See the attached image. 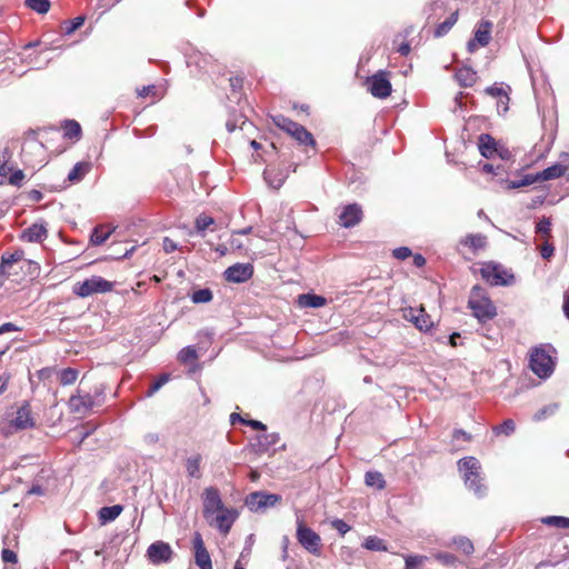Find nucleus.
Wrapping results in <instances>:
<instances>
[{
    "mask_svg": "<svg viewBox=\"0 0 569 569\" xmlns=\"http://www.w3.org/2000/svg\"><path fill=\"white\" fill-rule=\"evenodd\" d=\"M159 440H160V437L156 432H148L143 436V441L148 446H153V445L158 443Z\"/></svg>",
    "mask_w": 569,
    "mask_h": 569,
    "instance_id": "62",
    "label": "nucleus"
},
{
    "mask_svg": "<svg viewBox=\"0 0 569 569\" xmlns=\"http://www.w3.org/2000/svg\"><path fill=\"white\" fill-rule=\"evenodd\" d=\"M362 209L358 203L347 204L339 214V223L345 228L357 226L362 219Z\"/></svg>",
    "mask_w": 569,
    "mask_h": 569,
    "instance_id": "19",
    "label": "nucleus"
},
{
    "mask_svg": "<svg viewBox=\"0 0 569 569\" xmlns=\"http://www.w3.org/2000/svg\"><path fill=\"white\" fill-rule=\"evenodd\" d=\"M27 272L31 277H37L40 272V264L33 260H26Z\"/></svg>",
    "mask_w": 569,
    "mask_h": 569,
    "instance_id": "58",
    "label": "nucleus"
},
{
    "mask_svg": "<svg viewBox=\"0 0 569 569\" xmlns=\"http://www.w3.org/2000/svg\"><path fill=\"white\" fill-rule=\"evenodd\" d=\"M84 20L86 18L83 16H78L69 21H66L64 34L73 33L84 23Z\"/></svg>",
    "mask_w": 569,
    "mask_h": 569,
    "instance_id": "46",
    "label": "nucleus"
},
{
    "mask_svg": "<svg viewBox=\"0 0 569 569\" xmlns=\"http://www.w3.org/2000/svg\"><path fill=\"white\" fill-rule=\"evenodd\" d=\"M113 286V282L100 276H92L82 282H77L73 288V293L80 298H87L94 293L110 292Z\"/></svg>",
    "mask_w": 569,
    "mask_h": 569,
    "instance_id": "5",
    "label": "nucleus"
},
{
    "mask_svg": "<svg viewBox=\"0 0 569 569\" xmlns=\"http://www.w3.org/2000/svg\"><path fill=\"white\" fill-rule=\"evenodd\" d=\"M452 438L455 440L462 439L465 441H471L472 436L469 432L465 431L463 429H455L452 432Z\"/></svg>",
    "mask_w": 569,
    "mask_h": 569,
    "instance_id": "61",
    "label": "nucleus"
},
{
    "mask_svg": "<svg viewBox=\"0 0 569 569\" xmlns=\"http://www.w3.org/2000/svg\"><path fill=\"white\" fill-rule=\"evenodd\" d=\"M436 560L447 567H456L458 563V558L449 552H438L435 555Z\"/></svg>",
    "mask_w": 569,
    "mask_h": 569,
    "instance_id": "44",
    "label": "nucleus"
},
{
    "mask_svg": "<svg viewBox=\"0 0 569 569\" xmlns=\"http://www.w3.org/2000/svg\"><path fill=\"white\" fill-rule=\"evenodd\" d=\"M192 547L194 551V562L200 569H212L211 557L204 546L202 536L196 531L192 538Z\"/></svg>",
    "mask_w": 569,
    "mask_h": 569,
    "instance_id": "15",
    "label": "nucleus"
},
{
    "mask_svg": "<svg viewBox=\"0 0 569 569\" xmlns=\"http://www.w3.org/2000/svg\"><path fill=\"white\" fill-rule=\"evenodd\" d=\"M551 231V219L548 217H542L536 224V232L543 234L546 237H550Z\"/></svg>",
    "mask_w": 569,
    "mask_h": 569,
    "instance_id": "47",
    "label": "nucleus"
},
{
    "mask_svg": "<svg viewBox=\"0 0 569 569\" xmlns=\"http://www.w3.org/2000/svg\"><path fill=\"white\" fill-rule=\"evenodd\" d=\"M365 483L378 490H382L386 487V480L379 471H367L365 475Z\"/></svg>",
    "mask_w": 569,
    "mask_h": 569,
    "instance_id": "30",
    "label": "nucleus"
},
{
    "mask_svg": "<svg viewBox=\"0 0 569 569\" xmlns=\"http://www.w3.org/2000/svg\"><path fill=\"white\" fill-rule=\"evenodd\" d=\"M238 517V512L232 508H224L217 512L216 517L207 520L210 526H214L221 533L227 535Z\"/></svg>",
    "mask_w": 569,
    "mask_h": 569,
    "instance_id": "16",
    "label": "nucleus"
},
{
    "mask_svg": "<svg viewBox=\"0 0 569 569\" xmlns=\"http://www.w3.org/2000/svg\"><path fill=\"white\" fill-rule=\"evenodd\" d=\"M282 500L278 493H269L266 491H254L246 497L244 505L252 512H263L267 509L274 507Z\"/></svg>",
    "mask_w": 569,
    "mask_h": 569,
    "instance_id": "6",
    "label": "nucleus"
},
{
    "mask_svg": "<svg viewBox=\"0 0 569 569\" xmlns=\"http://www.w3.org/2000/svg\"><path fill=\"white\" fill-rule=\"evenodd\" d=\"M405 318L411 321L415 325V327L421 332H428L433 327V321L431 320V317L428 313H426L423 308H420L419 310L409 308L405 312Z\"/></svg>",
    "mask_w": 569,
    "mask_h": 569,
    "instance_id": "18",
    "label": "nucleus"
},
{
    "mask_svg": "<svg viewBox=\"0 0 569 569\" xmlns=\"http://www.w3.org/2000/svg\"><path fill=\"white\" fill-rule=\"evenodd\" d=\"M280 441V436L277 432L259 433L250 440L251 450L257 455H262L270 451Z\"/></svg>",
    "mask_w": 569,
    "mask_h": 569,
    "instance_id": "13",
    "label": "nucleus"
},
{
    "mask_svg": "<svg viewBox=\"0 0 569 569\" xmlns=\"http://www.w3.org/2000/svg\"><path fill=\"white\" fill-rule=\"evenodd\" d=\"M516 430V423L512 419H506L502 423L497 425L492 428V431L496 436L505 435L507 437L511 436Z\"/></svg>",
    "mask_w": 569,
    "mask_h": 569,
    "instance_id": "36",
    "label": "nucleus"
},
{
    "mask_svg": "<svg viewBox=\"0 0 569 569\" xmlns=\"http://www.w3.org/2000/svg\"><path fill=\"white\" fill-rule=\"evenodd\" d=\"M558 409V406L557 405H549V406H546L543 407L542 409H540L536 415H535V420L539 421V420H542L545 419L547 416H551L556 412V410Z\"/></svg>",
    "mask_w": 569,
    "mask_h": 569,
    "instance_id": "52",
    "label": "nucleus"
},
{
    "mask_svg": "<svg viewBox=\"0 0 569 569\" xmlns=\"http://www.w3.org/2000/svg\"><path fill=\"white\" fill-rule=\"evenodd\" d=\"M297 539L299 543L309 552L318 555L321 546L320 536L311 528L303 525L301 520H298L297 525Z\"/></svg>",
    "mask_w": 569,
    "mask_h": 569,
    "instance_id": "9",
    "label": "nucleus"
},
{
    "mask_svg": "<svg viewBox=\"0 0 569 569\" xmlns=\"http://www.w3.org/2000/svg\"><path fill=\"white\" fill-rule=\"evenodd\" d=\"M495 154H497L502 160H510L512 158V152L503 144L498 143Z\"/></svg>",
    "mask_w": 569,
    "mask_h": 569,
    "instance_id": "54",
    "label": "nucleus"
},
{
    "mask_svg": "<svg viewBox=\"0 0 569 569\" xmlns=\"http://www.w3.org/2000/svg\"><path fill=\"white\" fill-rule=\"evenodd\" d=\"M487 238L483 234L477 233V234H467L462 240L461 243L471 248L473 251L483 249L487 243Z\"/></svg>",
    "mask_w": 569,
    "mask_h": 569,
    "instance_id": "28",
    "label": "nucleus"
},
{
    "mask_svg": "<svg viewBox=\"0 0 569 569\" xmlns=\"http://www.w3.org/2000/svg\"><path fill=\"white\" fill-rule=\"evenodd\" d=\"M555 248L551 243L545 242L540 248V254L543 259H550L553 256Z\"/></svg>",
    "mask_w": 569,
    "mask_h": 569,
    "instance_id": "59",
    "label": "nucleus"
},
{
    "mask_svg": "<svg viewBox=\"0 0 569 569\" xmlns=\"http://www.w3.org/2000/svg\"><path fill=\"white\" fill-rule=\"evenodd\" d=\"M492 22L489 20H481L478 28L475 30V39L480 47H486L491 40Z\"/></svg>",
    "mask_w": 569,
    "mask_h": 569,
    "instance_id": "22",
    "label": "nucleus"
},
{
    "mask_svg": "<svg viewBox=\"0 0 569 569\" xmlns=\"http://www.w3.org/2000/svg\"><path fill=\"white\" fill-rule=\"evenodd\" d=\"M10 427L13 428L14 431H22L36 427V420L32 417L29 401H23L18 408L16 417L10 421Z\"/></svg>",
    "mask_w": 569,
    "mask_h": 569,
    "instance_id": "11",
    "label": "nucleus"
},
{
    "mask_svg": "<svg viewBox=\"0 0 569 569\" xmlns=\"http://www.w3.org/2000/svg\"><path fill=\"white\" fill-rule=\"evenodd\" d=\"M510 98L509 94L502 98H499L497 102V110L499 114H505L509 110Z\"/></svg>",
    "mask_w": 569,
    "mask_h": 569,
    "instance_id": "56",
    "label": "nucleus"
},
{
    "mask_svg": "<svg viewBox=\"0 0 569 569\" xmlns=\"http://www.w3.org/2000/svg\"><path fill=\"white\" fill-rule=\"evenodd\" d=\"M78 378V370L73 368H66L60 371L59 380L62 386H70L76 382Z\"/></svg>",
    "mask_w": 569,
    "mask_h": 569,
    "instance_id": "39",
    "label": "nucleus"
},
{
    "mask_svg": "<svg viewBox=\"0 0 569 569\" xmlns=\"http://www.w3.org/2000/svg\"><path fill=\"white\" fill-rule=\"evenodd\" d=\"M162 247L166 253H171L178 249V244L169 237L163 238Z\"/></svg>",
    "mask_w": 569,
    "mask_h": 569,
    "instance_id": "60",
    "label": "nucleus"
},
{
    "mask_svg": "<svg viewBox=\"0 0 569 569\" xmlns=\"http://www.w3.org/2000/svg\"><path fill=\"white\" fill-rule=\"evenodd\" d=\"M201 461H202V457L200 453L190 456L186 459L184 467H186V472H187L188 477L194 478V479L201 478V470H200Z\"/></svg>",
    "mask_w": 569,
    "mask_h": 569,
    "instance_id": "26",
    "label": "nucleus"
},
{
    "mask_svg": "<svg viewBox=\"0 0 569 569\" xmlns=\"http://www.w3.org/2000/svg\"><path fill=\"white\" fill-rule=\"evenodd\" d=\"M412 254V251L408 247H398L393 250L392 256L398 260H405Z\"/></svg>",
    "mask_w": 569,
    "mask_h": 569,
    "instance_id": "53",
    "label": "nucleus"
},
{
    "mask_svg": "<svg viewBox=\"0 0 569 569\" xmlns=\"http://www.w3.org/2000/svg\"><path fill=\"white\" fill-rule=\"evenodd\" d=\"M555 353L556 349L550 343L533 348L529 360V367L532 372L541 379L549 378L555 370Z\"/></svg>",
    "mask_w": 569,
    "mask_h": 569,
    "instance_id": "3",
    "label": "nucleus"
},
{
    "mask_svg": "<svg viewBox=\"0 0 569 569\" xmlns=\"http://www.w3.org/2000/svg\"><path fill=\"white\" fill-rule=\"evenodd\" d=\"M24 4L27 8L41 14L47 13L50 9L49 0H24Z\"/></svg>",
    "mask_w": 569,
    "mask_h": 569,
    "instance_id": "38",
    "label": "nucleus"
},
{
    "mask_svg": "<svg viewBox=\"0 0 569 569\" xmlns=\"http://www.w3.org/2000/svg\"><path fill=\"white\" fill-rule=\"evenodd\" d=\"M123 507L121 505H113L109 507H102L98 511V518L101 525L109 523L116 520L122 512Z\"/></svg>",
    "mask_w": 569,
    "mask_h": 569,
    "instance_id": "25",
    "label": "nucleus"
},
{
    "mask_svg": "<svg viewBox=\"0 0 569 569\" xmlns=\"http://www.w3.org/2000/svg\"><path fill=\"white\" fill-rule=\"evenodd\" d=\"M1 558H2L3 562L16 563L18 561L17 553L13 550L8 549V548H4L2 550Z\"/></svg>",
    "mask_w": 569,
    "mask_h": 569,
    "instance_id": "55",
    "label": "nucleus"
},
{
    "mask_svg": "<svg viewBox=\"0 0 569 569\" xmlns=\"http://www.w3.org/2000/svg\"><path fill=\"white\" fill-rule=\"evenodd\" d=\"M179 358L182 362L194 360L197 358V351L193 347L188 346L180 351Z\"/></svg>",
    "mask_w": 569,
    "mask_h": 569,
    "instance_id": "49",
    "label": "nucleus"
},
{
    "mask_svg": "<svg viewBox=\"0 0 569 569\" xmlns=\"http://www.w3.org/2000/svg\"><path fill=\"white\" fill-rule=\"evenodd\" d=\"M274 123L295 138L302 146H316V140L311 132H309L302 124L287 118L279 116L274 118Z\"/></svg>",
    "mask_w": 569,
    "mask_h": 569,
    "instance_id": "4",
    "label": "nucleus"
},
{
    "mask_svg": "<svg viewBox=\"0 0 569 569\" xmlns=\"http://www.w3.org/2000/svg\"><path fill=\"white\" fill-rule=\"evenodd\" d=\"M459 17V11L456 10L452 12L443 22L439 23L437 28L435 29V37L441 38L446 36L451 28L456 24Z\"/></svg>",
    "mask_w": 569,
    "mask_h": 569,
    "instance_id": "27",
    "label": "nucleus"
},
{
    "mask_svg": "<svg viewBox=\"0 0 569 569\" xmlns=\"http://www.w3.org/2000/svg\"><path fill=\"white\" fill-rule=\"evenodd\" d=\"M244 425L251 427L253 430H267V426L259 420L247 419Z\"/></svg>",
    "mask_w": 569,
    "mask_h": 569,
    "instance_id": "63",
    "label": "nucleus"
},
{
    "mask_svg": "<svg viewBox=\"0 0 569 569\" xmlns=\"http://www.w3.org/2000/svg\"><path fill=\"white\" fill-rule=\"evenodd\" d=\"M10 177L8 179L9 183L11 186L20 187L22 183V180L24 178V173L21 169H16L10 172Z\"/></svg>",
    "mask_w": 569,
    "mask_h": 569,
    "instance_id": "51",
    "label": "nucleus"
},
{
    "mask_svg": "<svg viewBox=\"0 0 569 569\" xmlns=\"http://www.w3.org/2000/svg\"><path fill=\"white\" fill-rule=\"evenodd\" d=\"M387 76L388 73L386 71H378L373 76L367 78L366 84L368 87V91L375 98L385 99L390 96L392 88Z\"/></svg>",
    "mask_w": 569,
    "mask_h": 569,
    "instance_id": "8",
    "label": "nucleus"
},
{
    "mask_svg": "<svg viewBox=\"0 0 569 569\" xmlns=\"http://www.w3.org/2000/svg\"><path fill=\"white\" fill-rule=\"evenodd\" d=\"M452 543L466 556H470L475 550L472 541L465 536L455 537Z\"/></svg>",
    "mask_w": 569,
    "mask_h": 569,
    "instance_id": "31",
    "label": "nucleus"
},
{
    "mask_svg": "<svg viewBox=\"0 0 569 569\" xmlns=\"http://www.w3.org/2000/svg\"><path fill=\"white\" fill-rule=\"evenodd\" d=\"M226 507L220 497V492L214 487H208L203 490V517L209 520L214 513L223 510Z\"/></svg>",
    "mask_w": 569,
    "mask_h": 569,
    "instance_id": "10",
    "label": "nucleus"
},
{
    "mask_svg": "<svg viewBox=\"0 0 569 569\" xmlns=\"http://www.w3.org/2000/svg\"><path fill=\"white\" fill-rule=\"evenodd\" d=\"M212 298L213 295L209 288L194 290L190 296L191 301L196 305L208 303L212 300Z\"/></svg>",
    "mask_w": 569,
    "mask_h": 569,
    "instance_id": "34",
    "label": "nucleus"
},
{
    "mask_svg": "<svg viewBox=\"0 0 569 569\" xmlns=\"http://www.w3.org/2000/svg\"><path fill=\"white\" fill-rule=\"evenodd\" d=\"M223 276L228 282L242 283L253 276V266L251 263H236L228 267Z\"/></svg>",
    "mask_w": 569,
    "mask_h": 569,
    "instance_id": "14",
    "label": "nucleus"
},
{
    "mask_svg": "<svg viewBox=\"0 0 569 569\" xmlns=\"http://www.w3.org/2000/svg\"><path fill=\"white\" fill-rule=\"evenodd\" d=\"M299 302L309 308H320L327 302L326 298L315 293H305L299 297Z\"/></svg>",
    "mask_w": 569,
    "mask_h": 569,
    "instance_id": "29",
    "label": "nucleus"
},
{
    "mask_svg": "<svg viewBox=\"0 0 569 569\" xmlns=\"http://www.w3.org/2000/svg\"><path fill=\"white\" fill-rule=\"evenodd\" d=\"M481 277L492 286H507L513 279L500 264L489 262L480 270Z\"/></svg>",
    "mask_w": 569,
    "mask_h": 569,
    "instance_id": "7",
    "label": "nucleus"
},
{
    "mask_svg": "<svg viewBox=\"0 0 569 569\" xmlns=\"http://www.w3.org/2000/svg\"><path fill=\"white\" fill-rule=\"evenodd\" d=\"M23 258H24V252L21 249L16 250L12 253H10V252L2 253L1 258H0V276L4 277V278H9L11 274L10 269L12 268V266L17 262L22 261Z\"/></svg>",
    "mask_w": 569,
    "mask_h": 569,
    "instance_id": "21",
    "label": "nucleus"
},
{
    "mask_svg": "<svg viewBox=\"0 0 569 569\" xmlns=\"http://www.w3.org/2000/svg\"><path fill=\"white\" fill-rule=\"evenodd\" d=\"M455 78L461 87L468 88L475 84L477 72L469 67H462L456 71Z\"/></svg>",
    "mask_w": 569,
    "mask_h": 569,
    "instance_id": "24",
    "label": "nucleus"
},
{
    "mask_svg": "<svg viewBox=\"0 0 569 569\" xmlns=\"http://www.w3.org/2000/svg\"><path fill=\"white\" fill-rule=\"evenodd\" d=\"M63 136L68 139H79L81 127L76 120H66L63 124Z\"/></svg>",
    "mask_w": 569,
    "mask_h": 569,
    "instance_id": "32",
    "label": "nucleus"
},
{
    "mask_svg": "<svg viewBox=\"0 0 569 569\" xmlns=\"http://www.w3.org/2000/svg\"><path fill=\"white\" fill-rule=\"evenodd\" d=\"M498 142L488 133H481L479 136V151L482 157L489 159L492 158L496 151Z\"/></svg>",
    "mask_w": 569,
    "mask_h": 569,
    "instance_id": "23",
    "label": "nucleus"
},
{
    "mask_svg": "<svg viewBox=\"0 0 569 569\" xmlns=\"http://www.w3.org/2000/svg\"><path fill=\"white\" fill-rule=\"evenodd\" d=\"M468 307L480 323H486L497 316V308L489 298L485 288L479 284L472 287Z\"/></svg>",
    "mask_w": 569,
    "mask_h": 569,
    "instance_id": "2",
    "label": "nucleus"
},
{
    "mask_svg": "<svg viewBox=\"0 0 569 569\" xmlns=\"http://www.w3.org/2000/svg\"><path fill=\"white\" fill-rule=\"evenodd\" d=\"M541 181L569 176V153L562 152L560 161L539 172Z\"/></svg>",
    "mask_w": 569,
    "mask_h": 569,
    "instance_id": "17",
    "label": "nucleus"
},
{
    "mask_svg": "<svg viewBox=\"0 0 569 569\" xmlns=\"http://www.w3.org/2000/svg\"><path fill=\"white\" fill-rule=\"evenodd\" d=\"M214 223V219L207 214H199L194 221V228L197 234L204 237V231L208 227Z\"/></svg>",
    "mask_w": 569,
    "mask_h": 569,
    "instance_id": "35",
    "label": "nucleus"
},
{
    "mask_svg": "<svg viewBox=\"0 0 569 569\" xmlns=\"http://www.w3.org/2000/svg\"><path fill=\"white\" fill-rule=\"evenodd\" d=\"M88 164L83 162H78L73 166V168L68 173L69 181H79L83 178L86 171L88 170Z\"/></svg>",
    "mask_w": 569,
    "mask_h": 569,
    "instance_id": "41",
    "label": "nucleus"
},
{
    "mask_svg": "<svg viewBox=\"0 0 569 569\" xmlns=\"http://www.w3.org/2000/svg\"><path fill=\"white\" fill-rule=\"evenodd\" d=\"M541 522L556 528H569V518L563 516H547Z\"/></svg>",
    "mask_w": 569,
    "mask_h": 569,
    "instance_id": "37",
    "label": "nucleus"
},
{
    "mask_svg": "<svg viewBox=\"0 0 569 569\" xmlns=\"http://www.w3.org/2000/svg\"><path fill=\"white\" fill-rule=\"evenodd\" d=\"M169 381V375L167 373H163L161 375L160 377H158L152 383L151 386L149 387L146 396L149 398V397H152L158 390H160V388L167 383Z\"/></svg>",
    "mask_w": 569,
    "mask_h": 569,
    "instance_id": "45",
    "label": "nucleus"
},
{
    "mask_svg": "<svg viewBox=\"0 0 569 569\" xmlns=\"http://www.w3.org/2000/svg\"><path fill=\"white\" fill-rule=\"evenodd\" d=\"M156 91V87L153 84L144 86L141 89H138V96L141 98H147L150 94H153Z\"/></svg>",
    "mask_w": 569,
    "mask_h": 569,
    "instance_id": "64",
    "label": "nucleus"
},
{
    "mask_svg": "<svg viewBox=\"0 0 569 569\" xmlns=\"http://www.w3.org/2000/svg\"><path fill=\"white\" fill-rule=\"evenodd\" d=\"M457 465L466 487L477 497H483L486 495L487 487L485 486L481 477L480 461L476 457L468 456L458 460Z\"/></svg>",
    "mask_w": 569,
    "mask_h": 569,
    "instance_id": "1",
    "label": "nucleus"
},
{
    "mask_svg": "<svg viewBox=\"0 0 569 569\" xmlns=\"http://www.w3.org/2000/svg\"><path fill=\"white\" fill-rule=\"evenodd\" d=\"M523 187L530 186L535 182L541 181L539 172L525 174L521 179Z\"/></svg>",
    "mask_w": 569,
    "mask_h": 569,
    "instance_id": "57",
    "label": "nucleus"
},
{
    "mask_svg": "<svg viewBox=\"0 0 569 569\" xmlns=\"http://www.w3.org/2000/svg\"><path fill=\"white\" fill-rule=\"evenodd\" d=\"M68 403H69V408H70L71 412L80 413V415L88 413L86 410L84 402L81 399L80 395L71 396Z\"/></svg>",
    "mask_w": 569,
    "mask_h": 569,
    "instance_id": "42",
    "label": "nucleus"
},
{
    "mask_svg": "<svg viewBox=\"0 0 569 569\" xmlns=\"http://www.w3.org/2000/svg\"><path fill=\"white\" fill-rule=\"evenodd\" d=\"M366 549L372 550V551H386L387 547L385 545V541L378 537L371 536L368 537L363 545Z\"/></svg>",
    "mask_w": 569,
    "mask_h": 569,
    "instance_id": "40",
    "label": "nucleus"
},
{
    "mask_svg": "<svg viewBox=\"0 0 569 569\" xmlns=\"http://www.w3.org/2000/svg\"><path fill=\"white\" fill-rule=\"evenodd\" d=\"M111 232H112L111 230L104 231L103 227L98 226V227L93 228V230L91 232L90 242L93 246H101L102 243H104L108 240Z\"/></svg>",
    "mask_w": 569,
    "mask_h": 569,
    "instance_id": "33",
    "label": "nucleus"
},
{
    "mask_svg": "<svg viewBox=\"0 0 569 569\" xmlns=\"http://www.w3.org/2000/svg\"><path fill=\"white\" fill-rule=\"evenodd\" d=\"M511 88L510 86H506V88H503L502 86H497L496 83L490 86V87H487L485 89V92L490 96V97H493V98H502L505 96H508V91H510Z\"/></svg>",
    "mask_w": 569,
    "mask_h": 569,
    "instance_id": "43",
    "label": "nucleus"
},
{
    "mask_svg": "<svg viewBox=\"0 0 569 569\" xmlns=\"http://www.w3.org/2000/svg\"><path fill=\"white\" fill-rule=\"evenodd\" d=\"M331 526L339 532L340 536H345L350 531L351 527L342 519H333Z\"/></svg>",
    "mask_w": 569,
    "mask_h": 569,
    "instance_id": "50",
    "label": "nucleus"
},
{
    "mask_svg": "<svg viewBox=\"0 0 569 569\" xmlns=\"http://www.w3.org/2000/svg\"><path fill=\"white\" fill-rule=\"evenodd\" d=\"M172 548L164 541H156L147 549V557L153 565L167 563L172 559Z\"/></svg>",
    "mask_w": 569,
    "mask_h": 569,
    "instance_id": "12",
    "label": "nucleus"
},
{
    "mask_svg": "<svg viewBox=\"0 0 569 569\" xmlns=\"http://www.w3.org/2000/svg\"><path fill=\"white\" fill-rule=\"evenodd\" d=\"M48 237V230L44 222H36L24 229L21 233V240L40 243Z\"/></svg>",
    "mask_w": 569,
    "mask_h": 569,
    "instance_id": "20",
    "label": "nucleus"
},
{
    "mask_svg": "<svg viewBox=\"0 0 569 569\" xmlns=\"http://www.w3.org/2000/svg\"><path fill=\"white\" fill-rule=\"evenodd\" d=\"M80 397L84 402L87 412H89L93 407L101 405V399H96L90 392L80 395Z\"/></svg>",
    "mask_w": 569,
    "mask_h": 569,
    "instance_id": "48",
    "label": "nucleus"
}]
</instances>
